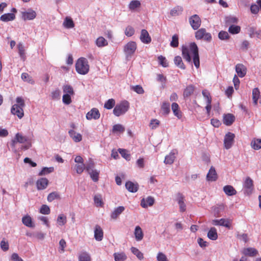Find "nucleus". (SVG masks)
Masks as SVG:
<instances>
[{
    "label": "nucleus",
    "instance_id": "2eb2a0df",
    "mask_svg": "<svg viewBox=\"0 0 261 261\" xmlns=\"http://www.w3.org/2000/svg\"><path fill=\"white\" fill-rule=\"evenodd\" d=\"M177 153L176 150H172L169 154L165 156L164 163L166 165H171L176 159L175 154Z\"/></svg>",
    "mask_w": 261,
    "mask_h": 261
},
{
    "label": "nucleus",
    "instance_id": "39448f33",
    "mask_svg": "<svg viewBox=\"0 0 261 261\" xmlns=\"http://www.w3.org/2000/svg\"><path fill=\"white\" fill-rule=\"evenodd\" d=\"M129 107V105L127 101H123L114 107L113 114L117 117L123 115L128 111Z\"/></svg>",
    "mask_w": 261,
    "mask_h": 261
},
{
    "label": "nucleus",
    "instance_id": "473e14b6",
    "mask_svg": "<svg viewBox=\"0 0 261 261\" xmlns=\"http://www.w3.org/2000/svg\"><path fill=\"white\" fill-rule=\"evenodd\" d=\"M172 110L174 115L176 116L178 119H180L181 118V113L180 110H179V106L176 102H173L171 106Z\"/></svg>",
    "mask_w": 261,
    "mask_h": 261
},
{
    "label": "nucleus",
    "instance_id": "680f3d73",
    "mask_svg": "<svg viewBox=\"0 0 261 261\" xmlns=\"http://www.w3.org/2000/svg\"><path fill=\"white\" fill-rule=\"evenodd\" d=\"M76 172L79 174H81L85 168V165L83 164H77L75 166Z\"/></svg>",
    "mask_w": 261,
    "mask_h": 261
},
{
    "label": "nucleus",
    "instance_id": "c85d7f7f",
    "mask_svg": "<svg viewBox=\"0 0 261 261\" xmlns=\"http://www.w3.org/2000/svg\"><path fill=\"white\" fill-rule=\"evenodd\" d=\"M195 87L192 85L188 86L184 90L183 96L185 98L190 97L194 92Z\"/></svg>",
    "mask_w": 261,
    "mask_h": 261
},
{
    "label": "nucleus",
    "instance_id": "b1692460",
    "mask_svg": "<svg viewBox=\"0 0 261 261\" xmlns=\"http://www.w3.org/2000/svg\"><path fill=\"white\" fill-rule=\"evenodd\" d=\"M125 187L129 192L132 193H135L138 190V184H135L130 181L125 183Z\"/></svg>",
    "mask_w": 261,
    "mask_h": 261
},
{
    "label": "nucleus",
    "instance_id": "393cba45",
    "mask_svg": "<svg viewBox=\"0 0 261 261\" xmlns=\"http://www.w3.org/2000/svg\"><path fill=\"white\" fill-rule=\"evenodd\" d=\"M125 210L123 206H119L115 208L113 212L111 213V217L112 219H116Z\"/></svg>",
    "mask_w": 261,
    "mask_h": 261
},
{
    "label": "nucleus",
    "instance_id": "864d4df0",
    "mask_svg": "<svg viewBox=\"0 0 261 261\" xmlns=\"http://www.w3.org/2000/svg\"><path fill=\"white\" fill-rule=\"evenodd\" d=\"M182 10L183 9L181 7L177 6L171 10L170 14L173 16H177L181 14Z\"/></svg>",
    "mask_w": 261,
    "mask_h": 261
},
{
    "label": "nucleus",
    "instance_id": "2f4dec72",
    "mask_svg": "<svg viewBox=\"0 0 261 261\" xmlns=\"http://www.w3.org/2000/svg\"><path fill=\"white\" fill-rule=\"evenodd\" d=\"M22 222L25 226L27 227H33L34 226L32 218L29 215H26L22 217Z\"/></svg>",
    "mask_w": 261,
    "mask_h": 261
},
{
    "label": "nucleus",
    "instance_id": "37998d69",
    "mask_svg": "<svg viewBox=\"0 0 261 261\" xmlns=\"http://www.w3.org/2000/svg\"><path fill=\"white\" fill-rule=\"evenodd\" d=\"M63 91L64 94H68V95H73L74 92L72 86L69 85H65L62 87Z\"/></svg>",
    "mask_w": 261,
    "mask_h": 261
},
{
    "label": "nucleus",
    "instance_id": "052dcab7",
    "mask_svg": "<svg viewBox=\"0 0 261 261\" xmlns=\"http://www.w3.org/2000/svg\"><path fill=\"white\" fill-rule=\"evenodd\" d=\"M94 201L96 206H102L103 202L102 201L101 196L97 194L94 196Z\"/></svg>",
    "mask_w": 261,
    "mask_h": 261
},
{
    "label": "nucleus",
    "instance_id": "69168bd1",
    "mask_svg": "<svg viewBox=\"0 0 261 261\" xmlns=\"http://www.w3.org/2000/svg\"><path fill=\"white\" fill-rule=\"evenodd\" d=\"M218 37L220 40H224L228 39L230 36L227 32L221 31L218 34Z\"/></svg>",
    "mask_w": 261,
    "mask_h": 261
},
{
    "label": "nucleus",
    "instance_id": "58836bf2",
    "mask_svg": "<svg viewBox=\"0 0 261 261\" xmlns=\"http://www.w3.org/2000/svg\"><path fill=\"white\" fill-rule=\"evenodd\" d=\"M238 19L237 17L229 16L225 17V23L227 25H233L238 23Z\"/></svg>",
    "mask_w": 261,
    "mask_h": 261
},
{
    "label": "nucleus",
    "instance_id": "cd10ccee",
    "mask_svg": "<svg viewBox=\"0 0 261 261\" xmlns=\"http://www.w3.org/2000/svg\"><path fill=\"white\" fill-rule=\"evenodd\" d=\"M79 261H91L90 254L86 251H82L78 256Z\"/></svg>",
    "mask_w": 261,
    "mask_h": 261
},
{
    "label": "nucleus",
    "instance_id": "a211bd4d",
    "mask_svg": "<svg viewBox=\"0 0 261 261\" xmlns=\"http://www.w3.org/2000/svg\"><path fill=\"white\" fill-rule=\"evenodd\" d=\"M48 184V180L46 178H41L36 181V186L38 190L45 189Z\"/></svg>",
    "mask_w": 261,
    "mask_h": 261
},
{
    "label": "nucleus",
    "instance_id": "338daca9",
    "mask_svg": "<svg viewBox=\"0 0 261 261\" xmlns=\"http://www.w3.org/2000/svg\"><path fill=\"white\" fill-rule=\"evenodd\" d=\"M21 79L24 82H28L30 84H34V81L31 79L27 73H22L21 74Z\"/></svg>",
    "mask_w": 261,
    "mask_h": 261
},
{
    "label": "nucleus",
    "instance_id": "e2e57ef3",
    "mask_svg": "<svg viewBox=\"0 0 261 261\" xmlns=\"http://www.w3.org/2000/svg\"><path fill=\"white\" fill-rule=\"evenodd\" d=\"M18 53L21 59L24 61L25 59V51L23 46L21 44H19L18 46Z\"/></svg>",
    "mask_w": 261,
    "mask_h": 261
},
{
    "label": "nucleus",
    "instance_id": "a19ab883",
    "mask_svg": "<svg viewBox=\"0 0 261 261\" xmlns=\"http://www.w3.org/2000/svg\"><path fill=\"white\" fill-rule=\"evenodd\" d=\"M251 147L255 150L261 148V139H254L251 142Z\"/></svg>",
    "mask_w": 261,
    "mask_h": 261
},
{
    "label": "nucleus",
    "instance_id": "bf43d9fd",
    "mask_svg": "<svg viewBox=\"0 0 261 261\" xmlns=\"http://www.w3.org/2000/svg\"><path fill=\"white\" fill-rule=\"evenodd\" d=\"M158 60L159 61V64L162 66L164 67H167L168 66V63L165 57L161 55L158 57Z\"/></svg>",
    "mask_w": 261,
    "mask_h": 261
},
{
    "label": "nucleus",
    "instance_id": "7ed1b4c3",
    "mask_svg": "<svg viewBox=\"0 0 261 261\" xmlns=\"http://www.w3.org/2000/svg\"><path fill=\"white\" fill-rule=\"evenodd\" d=\"M16 103L13 105L11 109V113L21 119L24 116L23 108L25 107L24 100L22 97H17Z\"/></svg>",
    "mask_w": 261,
    "mask_h": 261
},
{
    "label": "nucleus",
    "instance_id": "ddd939ff",
    "mask_svg": "<svg viewBox=\"0 0 261 261\" xmlns=\"http://www.w3.org/2000/svg\"><path fill=\"white\" fill-rule=\"evenodd\" d=\"M176 201L179 206V211L184 212L186 210V205L185 203V198L181 193H178L176 196Z\"/></svg>",
    "mask_w": 261,
    "mask_h": 261
},
{
    "label": "nucleus",
    "instance_id": "5fc2aeb1",
    "mask_svg": "<svg viewBox=\"0 0 261 261\" xmlns=\"http://www.w3.org/2000/svg\"><path fill=\"white\" fill-rule=\"evenodd\" d=\"M118 151L121 155L126 161H129L130 160V154L128 153V151L126 149L119 148Z\"/></svg>",
    "mask_w": 261,
    "mask_h": 261
},
{
    "label": "nucleus",
    "instance_id": "f8f14e48",
    "mask_svg": "<svg viewBox=\"0 0 261 261\" xmlns=\"http://www.w3.org/2000/svg\"><path fill=\"white\" fill-rule=\"evenodd\" d=\"M100 114L97 108H92L86 114V118L88 120H97L99 118Z\"/></svg>",
    "mask_w": 261,
    "mask_h": 261
},
{
    "label": "nucleus",
    "instance_id": "6e6d98bb",
    "mask_svg": "<svg viewBox=\"0 0 261 261\" xmlns=\"http://www.w3.org/2000/svg\"><path fill=\"white\" fill-rule=\"evenodd\" d=\"M115 104V101L114 99H109L105 103L104 108L110 110L112 109L114 107Z\"/></svg>",
    "mask_w": 261,
    "mask_h": 261
},
{
    "label": "nucleus",
    "instance_id": "a18cd8bd",
    "mask_svg": "<svg viewBox=\"0 0 261 261\" xmlns=\"http://www.w3.org/2000/svg\"><path fill=\"white\" fill-rule=\"evenodd\" d=\"M228 32L231 34H237L241 31V27L236 25H230L228 28Z\"/></svg>",
    "mask_w": 261,
    "mask_h": 261
},
{
    "label": "nucleus",
    "instance_id": "0eeeda50",
    "mask_svg": "<svg viewBox=\"0 0 261 261\" xmlns=\"http://www.w3.org/2000/svg\"><path fill=\"white\" fill-rule=\"evenodd\" d=\"M137 49V44L134 41H129L124 46L123 50L126 58L130 57Z\"/></svg>",
    "mask_w": 261,
    "mask_h": 261
},
{
    "label": "nucleus",
    "instance_id": "9d476101",
    "mask_svg": "<svg viewBox=\"0 0 261 261\" xmlns=\"http://www.w3.org/2000/svg\"><path fill=\"white\" fill-rule=\"evenodd\" d=\"M189 23L194 30H197L200 26L201 21L199 16L197 14H194L189 18Z\"/></svg>",
    "mask_w": 261,
    "mask_h": 261
},
{
    "label": "nucleus",
    "instance_id": "423d86ee",
    "mask_svg": "<svg viewBox=\"0 0 261 261\" xmlns=\"http://www.w3.org/2000/svg\"><path fill=\"white\" fill-rule=\"evenodd\" d=\"M254 190L253 181L249 177H247L243 183V191L246 196H250Z\"/></svg>",
    "mask_w": 261,
    "mask_h": 261
},
{
    "label": "nucleus",
    "instance_id": "49530a36",
    "mask_svg": "<svg viewBox=\"0 0 261 261\" xmlns=\"http://www.w3.org/2000/svg\"><path fill=\"white\" fill-rule=\"evenodd\" d=\"M141 3L139 1L134 0L130 2L128 5V8L131 11H135L137 8H139Z\"/></svg>",
    "mask_w": 261,
    "mask_h": 261
},
{
    "label": "nucleus",
    "instance_id": "603ef678",
    "mask_svg": "<svg viewBox=\"0 0 261 261\" xmlns=\"http://www.w3.org/2000/svg\"><path fill=\"white\" fill-rule=\"evenodd\" d=\"M54 168L53 167H43L42 170L39 172L38 175L39 176L45 175L46 174L51 173L54 171Z\"/></svg>",
    "mask_w": 261,
    "mask_h": 261
},
{
    "label": "nucleus",
    "instance_id": "c756f323",
    "mask_svg": "<svg viewBox=\"0 0 261 261\" xmlns=\"http://www.w3.org/2000/svg\"><path fill=\"white\" fill-rule=\"evenodd\" d=\"M223 191L228 196H233L237 194L236 190L232 186L230 185L225 186L223 187Z\"/></svg>",
    "mask_w": 261,
    "mask_h": 261
},
{
    "label": "nucleus",
    "instance_id": "4468645a",
    "mask_svg": "<svg viewBox=\"0 0 261 261\" xmlns=\"http://www.w3.org/2000/svg\"><path fill=\"white\" fill-rule=\"evenodd\" d=\"M140 39L142 43L145 44H148L151 41V37L147 31L145 29L141 30Z\"/></svg>",
    "mask_w": 261,
    "mask_h": 261
},
{
    "label": "nucleus",
    "instance_id": "09e8293b",
    "mask_svg": "<svg viewBox=\"0 0 261 261\" xmlns=\"http://www.w3.org/2000/svg\"><path fill=\"white\" fill-rule=\"evenodd\" d=\"M57 223L59 226H63L67 222V218L64 214H60L58 216L57 220Z\"/></svg>",
    "mask_w": 261,
    "mask_h": 261
},
{
    "label": "nucleus",
    "instance_id": "de8ad7c7",
    "mask_svg": "<svg viewBox=\"0 0 261 261\" xmlns=\"http://www.w3.org/2000/svg\"><path fill=\"white\" fill-rule=\"evenodd\" d=\"M130 250H131L132 252L134 255H135L139 259L142 260L143 259V258H144L143 254L140 251H139V250L138 249H137L136 247H132L130 248Z\"/></svg>",
    "mask_w": 261,
    "mask_h": 261
},
{
    "label": "nucleus",
    "instance_id": "c9c22d12",
    "mask_svg": "<svg viewBox=\"0 0 261 261\" xmlns=\"http://www.w3.org/2000/svg\"><path fill=\"white\" fill-rule=\"evenodd\" d=\"M63 24L66 29H71L74 27L73 21L69 17H66L65 18Z\"/></svg>",
    "mask_w": 261,
    "mask_h": 261
},
{
    "label": "nucleus",
    "instance_id": "20e7f679",
    "mask_svg": "<svg viewBox=\"0 0 261 261\" xmlns=\"http://www.w3.org/2000/svg\"><path fill=\"white\" fill-rule=\"evenodd\" d=\"M75 69L76 72L80 74H87L89 70L88 60L85 58H79L75 64Z\"/></svg>",
    "mask_w": 261,
    "mask_h": 261
},
{
    "label": "nucleus",
    "instance_id": "7c9ffc66",
    "mask_svg": "<svg viewBox=\"0 0 261 261\" xmlns=\"http://www.w3.org/2000/svg\"><path fill=\"white\" fill-rule=\"evenodd\" d=\"M207 237L211 240L215 241L218 239L217 229L215 227H211L207 232Z\"/></svg>",
    "mask_w": 261,
    "mask_h": 261
},
{
    "label": "nucleus",
    "instance_id": "f03ea898",
    "mask_svg": "<svg viewBox=\"0 0 261 261\" xmlns=\"http://www.w3.org/2000/svg\"><path fill=\"white\" fill-rule=\"evenodd\" d=\"M182 55L184 59L188 62L192 61L190 54L193 55V62L196 68L200 66V60L198 53V48L195 42L191 43L189 48L187 46L182 47Z\"/></svg>",
    "mask_w": 261,
    "mask_h": 261
},
{
    "label": "nucleus",
    "instance_id": "1a4fd4ad",
    "mask_svg": "<svg viewBox=\"0 0 261 261\" xmlns=\"http://www.w3.org/2000/svg\"><path fill=\"white\" fill-rule=\"evenodd\" d=\"M36 12L31 8L21 12V17L24 21L33 20L36 18Z\"/></svg>",
    "mask_w": 261,
    "mask_h": 261
},
{
    "label": "nucleus",
    "instance_id": "5701e85b",
    "mask_svg": "<svg viewBox=\"0 0 261 261\" xmlns=\"http://www.w3.org/2000/svg\"><path fill=\"white\" fill-rule=\"evenodd\" d=\"M235 120V117L231 114L224 115L223 117V123L227 126L231 125Z\"/></svg>",
    "mask_w": 261,
    "mask_h": 261
},
{
    "label": "nucleus",
    "instance_id": "3c124183",
    "mask_svg": "<svg viewBox=\"0 0 261 261\" xmlns=\"http://www.w3.org/2000/svg\"><path fill=\"white\" fill-rule=\"evenodd\" d=\"M161 109L164 114H168L170 112L169 102H164L161 106Z\"/></svg>",
    "mask_w": 261,
    "mask_h": 261
},
{
    "label": "nucleus",
    "instance_id": "bb28decb",
    "mask_svg": "<svg viewBox=\"0 0 261 261\" xmlns=\"http://www.w3.org/2000/svg\"><path fill=\"white\" fill-rule=\"evenodd\" d=\"M256 249L253 248H245L243 251V253L246 256L253 257L257 254Z\"/></svg>",
    "mask_w": 261,
    "mask_h": 261
},
{
    "label": "nucleus",
    "instance_id": "c03bdc74",
    "mask_svg": "<svg viewBox=\"0 0 261 261\" xmlns=\"http://www.w3.org/2000/svg\"><path fill=\"white\" fill-rule=\"evenodd\" d=\"M47 199L48 201L50 202L55 199H60L61 197L59 193L57 192H53L48 195Z\"/></svg>",
    "mask_w": 261,
    "mask_h": 261
},
{
    "label": "nucleus",
    "instance_id": "774afa93",
    "mask_svg": "<svg viewBox=\"0 0 261 261\" xmlns=\"http://www.w3.org/2000/svg\"><path fill=\"white\" fill-rule=\"evenodd\" d=\"M135 33L134 29L131 26H128L125 30V34L128 37L132 36Z\"/></svg>",
    "mask_w": 261,
    "mask_h": 261
},
{
    "label": "nucleus",
    "instance_id": "6e6552de",
    "mask_svg": "<svg viewBox=\"0 0 261 261\" xmlns=\"http://www.w3.org/2000/svg\"><path fill=\"white\" fill-rule=\"evenodd\" d=\"M234 134L230 132L227 133L225 135L224 139V146L225 149H229L232 147L234 143Z\"/></svg>",
    "mask_w": 261,
    "mask_h": 261
},
{
    "label": "nucleus",
    "instance_id": "dca6fc26",
    "mask_svg": "<svg viewBox=\"0 0 261 261\" xmlns=\"http://www.w3.org/2000/svg\"><path fill=\"white\" fill-rule=\"evenodd\" d=\"M235 68L236 71L239 77H243L246 74L247 69L243 64H238L236 65Z\"/></svg>",
    "mask_w": 261,
    "mask_h": 261
},
{
    "label": "nucleus",
    "instance_id": "aec40b11",
    "mask_svg": "<svg viewBox=\"0 0 261 261\" xmlns=\"http://www.w3.org/2000/svg\"><path fill=\"white\" fill-rule=\"evenodd\" d=\"M206 179L209 181H214L217 179V174L214 167L212 166L206 175Z\"/></svg>",
    "mask_w": 261,
    "mask_h": 261
},
{
    "label": "nucleus",
    "instance_id": "4c0bfd02",
    "mask_svg": "<svg viewBox=\"0 0 261 261\" xmlns=\"http://www.w3.org/2000/svg\"><path fill=\"white\" fill-rule=\"evenodd\" d=\"M125 131V127L120 124H115L113 126L112 132L113 133H122Z\"/></svg>",
    "mask_w": 261,
    "mask_h": 261
},
{
    "label": "nucleus",
    "instance_id": "f257e3e1",
    "mask_svg": "<svg viewBox=\"0 0 261 261\" xmlns=\"http://www.w3.org/2000/svg\"><path fill=\"white\" fill-rule=\"evenodd\" d=\"M11 146L13 151L17 153L19 151L26 150L32 146L31 140L22 134L17 133L12 140Z\"/></svg>",
    "mask_w": 261,
    "mask_h": 261
},
{
    "label": "nucleus",
    "instance_id": "4be33fe9",
    "mask_svg": "<svg viewBox=\"0 0 261 261\" xmlns=\"http://www.w3.org/2000/svg\"><path fill=\"white\" fill-rule=\"evenodd\" d=\"M68 134L73 141L76 143L79 142L82 140V135L75 132L73 129H70L68 131Z\"/></svg>",
    "mask_w": 261,
    "mask_h": 261
},
{
    "label": "nucleus",
    "instance_id": "f704fd0d",
    "mask_svg": "<svg viewBox=\"0 0 261 261\" xmlns=\"http://www.w3.org/2000/svg\"><path fill=\"white\" fill-rule=\"evenodd\" d=\"M134 234L137 241H139L142 240L143 238V233L142 229L139 226H137L135 227Z\"/></svg>",
    "mask_w": 261,
    "mask_h": 261
},
{
    "label": "nucleus",
    "instance_id": "8fccbe9b",
    "mask_svg": "<svg viewBox=\"0 0 261 261\" xmlns=\"http://www.w3.org/2000/svg\"><path fill=\"white\" fill-rule=\"evenodd\" d=\"M92 180L94 182H96L99 179V171L96 170H92L91 172L88 173Z\"/></svg>",
    "mask_w": 261,
    "mask_h": 261
},
{
    "label": "nucleus",
    "instance_id": "6ab92c4d",
    "mask_svg": "<svg viewBox=\"0 0 261 261\" xmlns=\"http://www.w3.org/2000/svg\"><path fill=\"white\" fill-rule=\"evenodd\" d=\"M154 202V198L151 196H148L146 199L143 198L141 201V205L143 208L152 206Z\"/></svg>",
    "mask_w": 261,
    "mask_h": 261
},
{
    "label": "nucleus",
    "instance_id": "4d7b16f0",
    "mask_svg": "<svg viewBox=\"0 0 261 261\" xmlns=\"http://www.w3.org/2000/svg\"><path fill=\"white\" fill-rule=\"evenodd\" d=\"M205 30H206L203 28L199 29L195 32V38L197 40L202 39L204 37Z\"/></svg>",
    "mask_w": 261,
    "mask_h": 261
},
{
    "label": "nucleus",
    "instance_id": "0e129e2a",
    "mask_svg": "<svg viewBox=\"0 0 261 261\" xmlns=\"http://www.w3.org/2000/svg\"><path fill=\"white\" fill-rule=\"evenodd\" d=\"M39 212L42 214L48 215L50 212V208L48 205L43 204L40 207Z\"/></svg>",
    "mask_w": 261,
    "mask_h": 261
},
{
    "label": "nucleus",
    "instance_id": "412c9836",
    "mask_svg": "<svg viewBox=\"0 0 261 261\" xmlns=\"http://www.w3.org/2000/svg\"><path fill=\"white\" fill-rule=\"evenodd\" d=\"M103 237V230L100 226L97 225L94 229V238L97 241H100Z\"/></svg>",
    "mask_w": 261,
    "mask_h": 261
},
{
    "label": "nucleus",
    "instance_id": "f3484780",
    "mask_svg": "<svg viewBox=\"0 0 261 261\" xmlns=\"http://www.w3.org/2000/svg\"><path fill=\"white\" fill-rule=\"evenodd\" d=\"M252 99L253 103L257 105L258 102L261 103V95L258 88H255L252 90Z\"/></svg>",
    "mask_w": 261,
    "mask_h": 261
},
{
    "label": "nucleus",
    "instance_id": "9b49d317",
    "mask_svg": "<svg viewBox=\"0 0 261 261\" xmlns=\"http://www.w3.org/2000/svg\"><path fill=\"white\" fill-rule=\"evenodd\" d=\"M213 225L215 226H224L228 229H230L231 224L228 219L221 218L220 219H214L212 221Z\"/></svg>",
    "mask_w": 261,
    "mask_h": 261
},
{
    "label": "nucleus",
    "instance_id": "ea45409f",
    "mask_svg": "<svg viewBox=\"0 0 261 261\" xmlns=\"http://www.w3.org/2000/svg\"><path fill=\"white\" fill-rule=\"evenodd\" d=\"M113 255L115 261H124L127 258V256L124 252L114 253Z\"/></svg>",
    "mask_w": 261,
    "mask_h": 261
},
{
    "label": "nucleus",
    "instance_id": "79ce46f5",
    "mask_svg": "<svg viewBox=\"0 0 261 261\" xmlns=\"http://www.w3.org/2000/svg\"><path fill=\"white\" fill-rule=\"evenodd\" d=\"M175 64L181 69H185L186 67L182 62V59L180 56H176L174 59Z\"/></svg>",
    "mask_w": 261,
    "mask_h": 261
},
{
    "label": "nucleus",
    "instance_id": "e433bc0d",
    "mask_svg": "<svg viewBox=\"0 0 261 261\" xmlns=\"http://www.w3.org/2000/svg\"><path fill=\"white\" fill-rule=\"evenodd\" d=\"M95 44L98 47H102L108 44V41L103 37H99L95 41Z\"/></svg>",
    "mask_w": 261,
    "mask_h": 261
},
{
    "label": "nucleus",
    "instance_id": "72a5a7b5",
    "mask_svg": "<svg viewBox=\"0 0 261 261\" xmlns=\"http://www.w3.org/2000/svg\"><path fill=\"white\" fill-rule=\"evenodd\" d=\"M224 210V206L223 204H221L215 206L214 208V215L216 217H219L222 216V212Z\"/></svg>",
    "mask_w": 261,
    "mask_h": 261
},
{
    "label": "nucleus",
    "instance_id": "a878e982",
    "mask_svg": "<svg viewBox=\"0 0 261 261\" xmlns=\"http://www.w3.org/2000/svg\"><path fill=\"white\" fill-rule=\"evenodd\" d=\"M15 18V15L12 13H5L0 17V20L3 22L12 21Z\"/></svg>",
    "mask_w": 261,
    "mask_h": 261
},
{
    "label": "nucleus",
    "instance_id": "13d9d810",
    "mask_svg": "<svg viewBox=\"0 0 261 261\" xmlns=\"http://www.w3.org/2000/svg\"><path fill=\"white\" fill-rule=\"evenodd\" d=\"M178 36L177 34L174 35L172 37V40L170 45L172 47H177L178 46Z\"/></svg>",
    "mask_w": 261,
    "mask_h": 261
}]
</instances>
